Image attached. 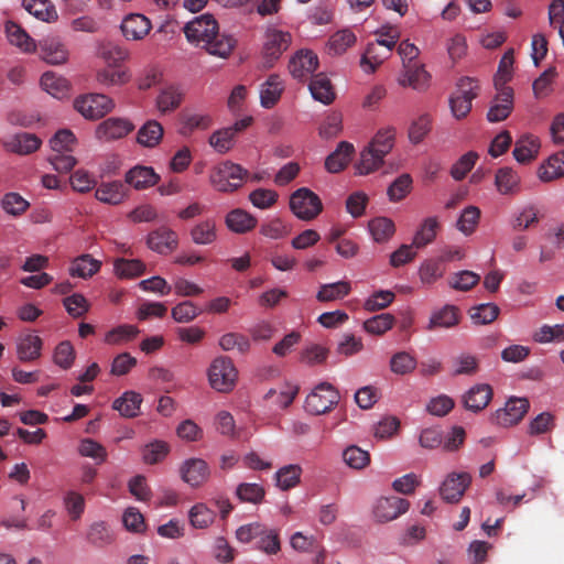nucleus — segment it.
<instances>
[{
    "instance_id": "nucleus-56",
    "label": "nucleus",
    "mask_w": 564,
    "mask_h": 564,
    "mask_svg": "<svg viewBox=\"0 0 564 564\" xmlns=\"http://www.w3.org/2000/svg\"><path fill=\"white\" fill-rule=\"evenodd\" d=\"M63 506L69 519L77 521L85 512V498L75 490H68L63 496Z\"/></svg>"
},
{
    "instance_id": "nucleus-49",
    "label": "nucleus",
    "mask_w": 564,
    "mask_h": 564,
    "mask_svg": "<svg viewBox=\"0 0 564 564\" xmlns=\"http://www.w3.org/2000/svg\"><path fill=\"white\" fill-rule=\"evenodd\" d=\"M163 137V127L155 120H149L138 131L139 144L153 148L159 144Z\"/></svg>"
},
{
    "instance_id": "nucleus-53",
    "label": "nucleus",
    "mask_w": 564,
    "mask_h": 564,
    "mask_svg": "<svg viewBox=\"0 0 564 564\" xmlns=\"http://www.w3.org/2000/svg\"><path fill=\"white\" fill-rule=\"evenodd\" d=\"M302 475L300 465L291 464L281 467L275 473V484L281 490H289L299 485Z\"/></svg>"
},
{
    "instance_id": "nucleus-10",
    "label": "nucleus",
    "mask_w": 564,
    "mask_h": 564,
    "mask_svg": "<svg viewBox=\"0 0 564 564\" xmlns=\"http://www.w3.org/2000/svg\"><path fill=\"white\" fill-rule=\"evenodd\" d=\"M530 403L525 398H510L503 408L496 410L490 417L492 424L510 427L518 424L529 411Z\"/></svg>"
},
{
    "instance_id": "nucleus-30",
    "label": "nucleus",
    "mask_w": 564,
    "mask_h": 564,
    "mask_svg": "<svg viewBox=\"0 0 564 564\" xmlns=\"http://www.w3.org/2000/svg\"><path fill=\"white\" fill-rule=\"evenodd\" d=\"M492 399V389L487 383H478L471 387L464 397L465 406L478 412L484 410Z\"/></svg>"
},
{
    "instance_id": "nucleus-46",
    "label": "nucleus",
    "mask_w": 564,
    "mask_h": 564,
    "mask_svg": "<svg viewBox=\"0 0 564 564\" xmlns=\"http://www.w3.org/2000/svg\"><path fill=\"white\" fill-rule=\"evenodd\" d=\"M351 291V285L348 281H338L321 285L316 299L319 302H332L341 300L347 296Z\"/></svg>"
},
{
    "instance_id": "nucleus-64",
    "label": "nucleus",
    "mask_w": 564,
    "mask_h": 564,
    "mask_svg": "<svg viewBox=\"0 0 564 564\" xmlns=\"http://www.w3.org/2000/svg\"><path fill=\"white\" fill-rule=\"evenodd\" d=\"M539 212L535 206L528 205L519 209L512 218L514 230H525L539 221Z\"/></svg>"
},
{
    "instance_id": "nucleus-29",
    "label": "nucleus",
    "mask_w": 564,
    "mask_h": 564,
    "mask_svg": "<svg viewBox=\"0 0 564 564\" xmlns=\"http://www.w3.org/2000/svg\"><path fill=\"white\" fill-rule=\"evenodd\" d=\"M495 185L501 195H517L521 191V177L511 167H501L496 172Z\"/></svg>"
},
{
    "instance_id": "nucleus-4",
    "label": "nucleus",
    "mask_w": 564,
    "mask_h": 564,
    "mask_svg": "<svg viewBox=\"0 0 564 564\" xmlns=\"http://www.w3.org/2000/svg\"><path fill=\"white\" fill-rule=\"evenodd\" d=\"M400 39L398 29L389 30V40H376L367 45L360 58V66L367 74H372L391 55L397 42Z\"/></svg>"
},
{
    "instance_id": "nucleus-48",
    "label": "nucleus",
    "mask_w": 564,
    "mask_h": 564,
    "mask_svg": "<svg viewBox=\"0 0 564 564\" xmlns=\"http://www.w3.org/2000/svg\"><path fill=\"white\" fill-rule=\"evenodd\" d=\"M416 358L408 351L393 354L389 361L391 372L401 377L412 373L416 369Z\"/></svg>"
},
{
    "instance_id": "nucleus-14",
    "label": "nucleus",
    "mask_w": 564,
    "mask_h": 564,
    "mask_svg": "<svg viewBox=\"0 0 564 564\" xmlns=\"http://www.w3.org/2000/svg\"><path fill=\"white\" fill-rule=\"evenodd\" d=\"M497 94L492 98L487 119L490 122L506 120L513 110V89L511 87L496 88Z\"/></svg>"
},
{
    "instance_id": "nucleus-26",
    "label": "nucleus",
    "mask_w": 564,
    "mask_h": 564,
    "mask_svg": "<svg viewBox=\"0 0 564 564\" xmlns=\"http://www.w3.org/2000/svg\"><path fill=\"white\" fill-rule=\"evenodd\" d=\"M160 177L150 166L137 165L130 169L124 176L127 184L135 189H144L154 186Z\"/></svg>"
},
{
    "instance_id": "nucleus-12",
    "label": "nucleus",
    "mask_w": 564,
    "mask_h": 564,
    "mask_svg": "<svg viewBox=\"0 0 564 564\" xmlns=\"http://www.w3.org/2000/svg\"><path fill=\"white\" fill-rule=\"evenodd\" d=\"M397 82L403 88H412L422 93L430 88L432 75L426 70L424 64L417 62L402 67Z\"/></svg>"
},
{
    "instance_id": "nucleus-2",
    "label": "nucleus",
    "mask_w": 564,
    "mask_h": 564,
    "mask_svg": "<svg viewBox=\"0 0 564 564\" xmlns=\"http://www.w3.org/2000/svg\"><path fill=\"white\" fill-rule=\"evenodd\" d=\"M236 536L242 543L256 540L257 547L267 554H276L281 549L278 531L260 522L241 525Z\"/></svg>"
},
{
    "instance_id": "nucleus-41",
    "label": "nucleus",
    "mask_w": 564,
    "mask_h": 564,
    "mask_svg": "<svg viewBox=\"0 0 564 564\" xmlns=\"http://www.w3.org/2000/svg\"><path fill=\"white\" fill-rule=\"evenodd\" d=\"M140 329L135 325H118L105 334L104 341L110 346H121L137 338Z\"/></svg>"
},
{
    "instance_id": "nucleus-24",
    "label": "nucleus",
    "mask_w": 564,
    "mask_h": 564,
    "mask_svg": "<svg viewBox=\"0 0 564 564\" xmlns=\"http://www.w3.org/2000/svg\"><path fill=\"white\" fill-rule=\"evenodd\" d=\"M355 147L347 141H341L336 149L326 158L325 169L329 173L341 172L350 162Z\"/></svg>"
},
{
    "instance_id": "nucleus-8",
    "label": "nucleus",
    "mask_w": 564,
    "mask_h": 564,
    "mask_svg": "<svg viewBox=\"0 0 564 564\" xmlns=\"http://www.w3.org/2000/svg\"><path fill=\"white\" fill-rule=\"evenodd\" d=\"M74 109L87 120H98L111 112L115 102L104 94H84L73 101Z\"/></svg>"
},
{
    "instance_id": "nucleus-34",
    "label": "nucleus",
    "mask_w": 564,
    "mask_h": 564,
    "mask_svg": "<svg viewBox=\"0 0 564 564\" xmlns=\"http://www.w3.org/2000/svg\"><path fill=\"white\" fill-rule=\"evenodd\" d=\"M284 85L280 76L272 74L260 87V104L270 109L280 100Z\"/></svg>"
},
{
    "instance_id": "nucleus-50",
    "label": "nucleus",
    "mask_w": 564,
    "mask_h": 564,
    "mask_svg": "<svg viewBox=\"0 0 564 564\" xmlns=\"http://www.w3.org/2000/svg\"><path fill=\"white\" fill-rule=\"evenodd\" d=\"M183 93L175 86L164 88L156 97V108L161 113H167L181 105Z\"/></svg>"
},
{
    "instance_id": "nucleus-36",
    "label": "nucleus",
    "mask_w": 564,
    "mask_h": 564,
    "mask_svg": "<svg viewBox=\"0 0 564 564\" xmlns=\"http://www.w3.org/2000/svg\"><path fill=\"white\" fill-rule=\"evenodd\" d=\"M368 231L375 242L386 243L394 236L395 225L392 219L379 216L369 220Z\"/></svg>"
},
{
    "instance_id": "nucleus-25",
    "label": "nucleus",
    "mask_w": 564,
    "mask_h": 564,
    "mask_svg": "<svg viewBox=\"0 0 564 564\" xmlns=\"http://www.w3.org/2000/svg\"><path fill=\"white\" fill-rule=\"evenodd\" d=\"M258 220L248 212L236 208L230 210L225 217L226 227L235 234H247L256 228Z\"/></svg>"
},
{
    "instance_id": "nucleus-11",
    "label": "nucleus",
    "mask_w": 564,
    "mask_h": 564,
    "mask_svg": "<svg viewBox=\"0 0 564 564\" xmlns=\"http://www.w3.org/2000/svg\"><path fill=\"white\" fill-rule=\"evenodd\" d=\"M178 474L181 479L191 488H199L208 481L210 468L205 459L191 457L181 463Z\"/></svg>"
},
{
    "instance_id": "nucleus-1",
    "label": "nucleus",
    "mask_w": 564,
    "mask_h": 564,
    "mask_svg": "<svg viewBox=\"0 0 564 564\" xmlns=\"http://www.w3.org/2000/svg\"><path fill=\"white\" fill-rule=\"evenodd\" d=\"M184 33L189 43L202 46L208 54L227 58L234 47L231 36L219 34L218 23L212 14H202L184 26Z\"/></svg>"
},
{
    "instance_id": "nucleus-54",
    "label": "nucleus",
    "mask_w": 564,
    "mask_h": 564,
    "mask_svg": "<svg viewBox=\"0 0 564 564\" xmlns=\"http://www.w3.org/2000/svg\"><path fill=\"white\" fill-rule=\"evenodd\" d=\"M188 518L195 529H206L214 523L216 513L207 505L198 502L191 508Z\"/></svg>"
},
{
    "instance_id": "nucleus-52",
    "label": "nucleus",
    "mask_w": 564,
    "mask_h": 564,
    "mask_svg": "<svg viewBox=\"0 0 564 564\" xmlns=\"http://www.w3.org/2000/svg\"><path fill=\"white\" fill-rule=\"evenodd\" d=\"M86 538L95 546L104 547L113 541V534L109 525L104 521H97L89 525Z\"/></svg>"
},
{
    "instance_id": "nucleus-23",
    "label": "nucleus",
    "mask_w": 564,
    "mask_h": 564,
    "mask_svg": "<svg viewBox=\"0 0 564 564\" xmlns=\"http://www.w3.org/2000/svg\"><path fill=\"white\" fill-rule=\"evenodd\" d=\"M42 140L33 133L21 132L9 138L4 145L8 151L28 155L40 149Z\"/></svg>"
},
{
    "instance_id": "nucleus-22",
    "label": "nucleus",
    "mask_w": 564,
    "mask_h": 564,
    "mask_svg": "<svg viewBox=\"0 0 564 564\" xmlns=\"http://www.w3.org/2000/svg\"><path fill=\"white\" fill-rule=\"evenodd\" d=\"M41 57L48 64L62 65L68 61L69 52L57 37H47L40 44Z\"/></svg>"
},
{
    "instance_id": "nucleus-31",
    "label": "nucleus",
    "mask_w": 564,
    "mask_h": 564,
    "mask_svg": "<svg viewBox=\"0 0 564 564\" xmlns=\"http://www.w3.org/2000/svg\"><path fill=\"white\" fill-rule=\"evenodd\" d=\"M40 84L43 90L56 99L68 97L70 91L69 82L54 72H45L41 77Z\"/></svg>"
},
{
    "instance_id": "nucleus-63",
    "label": "nucleus",
    "mask_w": 564,
    "mask_h": 564,
    "mask_svg": "<svg viewBox=\"0 0 564 564\" xmlns=\"http://www.w3.org/2000/svg\"><path fill=\"white\" fill-rule=\"evenodd\" d=\"M77 144V139L73 131L68 129L58 130L51 139L50 147L53 152H73Z\"/></svg>"
},
{
    "instance_id": "nucleus-19",
    "label": "nucleus",
    "mask_w": 564,
    "mask_h": 564,
    "mask_svg": "<svg viewBox=\"0 0 564 564\" xmlns=\"http://www.w3.org/2000/svg\"><path fill=\"white\" fill-rule=\"evenodd\" d=\"M148 246L160 254H169L178 246L177 234L169 227H161L148 236Z\"/></svg>"
},
{
    "instance_id": "nucleus-59",
    "label": "nucleus",
    "mask_w": 564,
    "mask_h": 564,
    "mask_svg": "<svg viewBox=\"0 0 564 564\" xmlns=\"http://www.w3.org/2000/svg\"><path fill=\"white\" fill-rule=\"evenodd\" d=\"M445 273V267L440 259L424 261L419 269L420 280L423 284H433Z\"/></svg>"
},
{
    "instance_id": "nucleus-42",
    "label": "nucleus",
    "mask_w": 564,
    "mask_h": 564,
    "mask_svg": "<svg viewBox=\"0 0 564 564\" xmlns=\"http://www.w3.org/2000/svg\"><path fill=\"white\" fill-rule=\"evenodd\" d=\"M142 397L135 391H126L113 401L112 408L124 417H134L140 412Z\"/></svg>"
},
{
    "instance_id": "nucleus-62",
    "label": "nucleus",
    "mask_w": 564,
    "mask_h": 564,
    "mask_svg": "<svg viewBox=\"0 0 564 564\" xmlns=\"http://www.w3.org/2000/svg\"><path fill=\"white\" fill-rule=\"evenodd\" d=\"M236 496L242 502L260 503L264 496V488L256 482H242L236 488Z\"/></svg>"
},
{
    "instance_id": "nucleus-18",
    "label": "nucleus",
    "mask_w": 564,
    "mask_h": 564,
    "mask_svg": "<svg viewBox=\"0 0 564 564\" xmlns=\"http://www.w3.org/2000/svg\"><path fill=\"white\" fill-rule=\"evenodd\" d=\"M123 36L129 41H140L151 31V21L143 14L130 13L121 22Z\"/></svg>"
},
{
    "instance_id": "nucleus-51",
    "label": "nucleus",
    "mask_w": 564,
    "mask_h": 564,
    "mask_svg": "<svg viewBox=\"0 0 564 564\" xmlns=\"http://www.w3.org/2000/svg\"><path fill=\"white\" fill-rule=\"evenodd\" d=\"M23 7L30 14L45 22L57 18V12L48 0H23Z\"/></svg>"
},
{
    "instance_id": "nucleus-13",
    "label": "nucleus",
    "mask_w": 564,
    "mask_h": 564,
    "mask_svg": "<svg viewBox=\"0 0 564 564\" xmlns=\"http://www.w3.org/2000/svg\"><path fill=\"white\" fill-rule=\"evenodd\" d=\"M408 500L400 497H381L373 507V516L378 522H389L409 510Z\"/></svg>"
},
{
    "instance_id": "nucleus-57",
    "label": "nucleus",
    "mask_w": 564,
    "mask_h": 564,
    "mask_svg": "<svg viewBox=\"0 0 564 564\" xmlns=\"http://www.w3.org/2000/svg\"><path fill=\"white\" fill-rule=\"evenodd\" d=\"M479 219L480 209L477 206L470 205L460 213L456 227L462 234L469 236L476 230Z\"/></svg>"
},
{
    "instance_id": "nucleus-28",
    "label": "nucleus",
    "mask_w": 564,
    "mask_h": 564,
    "mask_svg": "<svg viewBox=\"0 0 564 564\" xmlns=\"http://www.w3.org/2000/svg\"><path fill=\"white\" fill-rule=\"evenodd\" d=\"M357 42L356 34L350 29H341L333 33L326 43V53L330 56L345 54Z\"/></svg>"
},
{
    "instance_id": "nucleus-35",
    "label": "nucleus",
    "mask_w": 564,
    "mask_h": 564,
    "mask_svg": "<svg viewBox=\"0 0 564 564\" xmlns=\"http://www.w3.org/2000/svg\"><path fill=\"white\" fill-rule=\"evenodd\" d=\"M564 176V151L552 154L538 169V177L544 182H552Z\"/></svg>"
},
{
    "instance_id": "nucleus-9",
    "label": "nucleus",
    "mask_w": 564,
    "mask_h": 564,
    "mask_svg": "<svg viewBox=\"0 0 564 564\" xmlns=\"http://www.w3.org/2000/svg\"><path fill=\"white\" fill-rule=\"evenodd\" d=\"M292 213L302 220H312L323 210L321 198L306 187L299 188L290 197Z\"/></svg>"
},
{
    "instance_id": "nucleus-39",
    "label": "nucleus",
    "mask_w": 564,
    "mask_h": 564,
    "mask_svg": "<svg viewBox=\"0 0 564 564\" xmlns=\"http://www.w3.org/2000/svg\"><path fill=\"white\" fill-rule=\"evenodd\" d=\"M131 75L122 66H109L96 73V80L104 87L121 86L130 80Z\"/></svg>"
},
{
    "instance_id": "nucleus-58",
    "label": "nucleus",
    "mask_w": 564,
    "mask_h": 564,
    "mask_svg": "<svg viewBox=\"0 0 564 564\" xmlns=\"http://www.w3.org/2000/svg\"><path fill=\"white\" fill-rule=\"evenodd\" d=\"M513 51L506 52L499 62L498 70L494 78L495 88L508 87L507 84L511 80L513 75Z\"/></svg>"
},
{
    "instance_id": "nucleus-27",
    "label": "nucleus",
    "mask_w": 564,
    "mask_h": 564,
    "mask_svg": "<svg viewBox=\"0 0 564 564\" xmlns=\"http://www.w3.org/2000/svg\"><path fill=\"white\" fill-rule=\"evenodd\" d=\"M9 43L23 53H33L36 50L35 41L18 23L8 21L4 25Z\"/></svg>"
},
{
    "instance_id": "nucleus-5",
    "label": "nucleus",
    "mask_w": 564,
    "mask_h": 564,
    "mask_svg": "<svg viewBox=\"0 0 564 564\" xmlns=\"http://www.w3.org/2000/svg\"><path fill=\"white\" fill-rule=\"evenodd\" d=\"M247 174V170L239 164L225 161L212 170L209 181L218 192L229 193L242 185Z\"/></svg>"
},
{
    "instance_id": "nucleus-3",
    "label": "nucleus",
    "mask_w": 564,
    "mask_h": 564,
    "mask_svg": "<svg viewBox=\"0 0 564 564\" xmlns=\"http://www.w3.org/2000/svg\"><path fill=\"white\" fill-rule=\"evenodd\" d=\"M207 377L209 386L217 392H231L238 381V370L232 360L226 356H219L213 359L208 369Z\"/></svg>"
},
{
    "instance_id": "nucleus-60",
    "label": "nucleus",
    "mask_w": 564,
    "mask_h": 564,
    "mask_svg": "<svg viewBox=\"0 0 564 564\" xmlns=\"http://www.w3.org/2000/svg\"><path fill=\"white\" fill-rule=\"evenodd\" d=\"M170 453L166 442L155 440L143 447L142 458L145 464L153 465L162 462Z\"/></svg>"
},
{
    "instance_id": "nucleus-47",
    "label": "nucleus",
    "mask_w": 564,
    "mask_h": 564,
    "mask_svg": "<svg viewBox=\"0 0 564 564\" xmlns=\"http://www.w3.org/2000/svg\"><path fill=\"white\" fill-rule=\"evenodd\" d=\"M394 141L395 129L386 127L376 132L368 147L384 158L394 147Z\"/></svg>"
},
{
    "instance_id": "nucleus-45",
    "label": "nucleus",
    "mask_w": 564,
    "mask_h": 564,
    "mask_svg": "<svg viewBox=\"0 0 564 564\" xmlns=\"http://www.w3.org/2000/svg\"><path fill=\"white\" fill-rule=\"evenodd\" d=\"M115 274L119 279H135L145 271V264L139 259L119 258L113 262Z\"/></svg>"
},
{
    "instance_id": "nucleus-6",
    "label": "nucleus",
    "mask_w": 564,
    "mask_h": 564,
    "mask_svg": "<svg viewBox=\"0 0 564 564\" xmlns=\"http://www.w3.org/2000/svg\"><path fill=\"white\" fill-rule=\"evenodd\" d=\"M339 400V392L333 384L321 382L306 397L304 409L310 414L322 415L332 411Z\"/></svg>"
},
{
    "instance_id": "nucleus-40",
    "label": "nucleus",
    "mask_w": 564,
    "mask_h": 564,
    "mask_svg": "<svg viewBox=\"0 0 564 564\" xmlns=\"http://www.w3.org/2000/svg\"><path fill=\"white\" fill-rule=\"evenodd\" d=\"M438 227L440 224L436 217L425 218L413 236L412 245L415 249H421L432 243L436 238Z\"/></svg>"
},
{
    "instance_id": "nucleus-43",
    "label": "nucleus",
    "mask_w": 564,
    "mask_h": 564,
    "mask_svg": "<svg viewBox=\"0 0 564 564\" xmlns=\"http://www.w3.org/2000/svg\"><path fill=\"white\" fill-rule=\"evenodd\" d=\"M42 339L35 334H28L18 341V358L21 361H33L41 355Z\"/></svg>"
},
{
    "instance_id": "nucleus-55",
    "label": "nucleus",
    "mask_w": 564,
    "mask_h": 564,
    "mask_svg": "<svg viewBox=\"0 0 564 564\" xmlns=\"http://www.w3.org/2000/svg\"><path fill=\"white\" fill-rule=\"evenodd\" d=\"M395 323V318L390 313H382L366 319L362 328L370 335L381 336L390 330Z\"/></svg>"
},
{
    "instance_id": "nucleus-7",
    "label": "nucleus",
    "mask_w": 564,
    "mask_h": 564,
    "mask_svg": "<svg viewBox=\"0 0 564 564\" xmlns=\"http://www.w3.org/2000/svg\"><path fill=\"white\" fill-rule=\"evenodd\" d=\"M292 35L290 32L270 25L265 29L262 43V58L265 66L271 67L290 47Z\"/></svg>"
},
{
    "instance_id": "nucleus-38",
    "label": "nucleus",
    "mask_w": 564,
    "mask_h": 564,
    "mask_svg": "<svg viewBox=\"0 0 564 564\" xmlns=\"http://www.w3.org/2000/svg\"><path fill=\"white\" fill-rule=\"evenodd\" d=\"M100 267L99 260L94 259L90 254H82L70 262L68 273L73 278L88 279L96 274Z\"/></svg>"
},
{
    "instance_id": "nucleus-17",
    "label": "nucleus",
    "mask_w": 564,
    "mask_h": 564,
    "mask_svg": "<svg viewBox=\"0 0 564 564\" xmlns=\"http://www.w3.org/2000/svg\"><path fill=\"white\" fill-rule=\"evenodd\" d=\"M470 481L471 478L467 473H452L442 482L440 494L447 502H458Z\"/></svg>"
},
{
    "instance_id": "nucleus-15",
    "label": "nucleus",
    "mask_w": 564,
    "mask_h": 564,
    "mask_svg": "<svg viewBox=\"0 0 564 564\" xmlns=\"http://www.w3.org/2000/svg\"><path fill=\"white\" fill-rule=\"evenodd\" d=\"M133 124L124 118H108L100 122L95 130V137L101 142H109L128 135Z\"/></svg>"
},
{
    "instance_id": "nucleus-20",
    "label": "nucleus",
    "mask_w": 564,
    "mask_h": 564,
    "mask_svg": "<svg viewBox=\"0 0 564 564\" xmlns=\"http://www.w3.org/2000/svg\"><path fill=\"white\" fill-rule=\"evenodd\" d=\"M97 200L108 205H120L128 197V188L120 181L102 182L95 192Z\"/></svg>"
},
{
    "instance_id": "nucleus-37",
    "label": "nucleus",
    "mask_w": 564,
    "mask_h": 564,
    "mask_svg": "<svg viewBox=\"0 0 564 564\" xmlns=\"http://www.w3.org/2000/svg\"><path fill=\"white\" fill-rule=\"evenodd\" d=\"M308 88L312 97L324 105H329L335 99L336 95L334 87L325 74L315 75L312 78Z\"/></svg>"
},
{
    "instance_id": "nucleus-16",
    "label": "nucleus",
    "mask_w": 564,
    "mask_h": 564,
    "mask_svg": "<svg viewBox=\"0 0 564 564\" xmlns=\"http://www.w3.org/2000/svg\"><path fill=\"white\" fill-rule=\"evenodd\" d=\"M318 67V57L311 50L297 51L289 63L291 75L296 79H305L311 76Z\"/></svg>"
},
{
    "instance_id": "nucleus-44",
    "label": "nucleus",
    "mask_w": 564,
    "mask_h": 564,
    "mask_svg": "<svg viewBox=\"0 0 564 564\" xmlns=\"http://www.w3.org/2000/svg\"><path fill=\"white\" fill-rule=\"evenodd\" d=\"M383 156L373 151L368 145L360 152L359 160L355 164L356 173L359 175H368L383 164Z\"/></svg>"
},
{
    "instance_id": "nucleus-33",
    "label": "nucleus",
    "mask_w": 564,
    "mask_h": 564,
    "mask_svg": "<svg viewBox=\"0 0 564 564\" xmlns=\"http://www.w3.org/2000/svg\"><path fill=\"white\" fill-rule=\"evenodd\" d=\"M189 236L195 245H212L217 240V224L214 218L197 221L189 230Z\"/></svg>"
},
{
    "instance_id": "nucleus-61",
    "label": "nucleus",
    "mask_w": 564,
    "mask_h": 564,
    "mask_svg": "<svg viewBox=\"0 0 564 564\" xmlns=\"http://www.w3.org/2000/svg\"><path fill=\"white\" fill-rule=\"evenodd\" d=\"M343 131V116L340 112L328 113L319 126L321 138L329 140L338 137Z\"/></svg>"
},
{
    "instance_id": "nucleus-21",
    "label": "nucleus",
    "mask_w": 564,
    "mask_h": 564,
    "mask_svg": "<svg viewBox=\"0 0 564 564\" xmlns=\"http://www.w3.org/2000/svg\"><path fill=\"white\" fill-rule=\"evenodd\" d=\"M459 319L458 308L455 305L446 304L432 312L425 329L433 332L440 328H452L458 325Z\"/></svg>"
},
{
    "instance_id": "nucleus-32",
    "label": "nucleus",
    "mask_w": 564,
    "mask_h": 564,
    "mask_svg": "<svg viewBox=\"0 0 564 564\" xmlns=\"http://www.w3.org/2000/svg\"><path fill=\"white\" fill-rule=\"evenodd\" d=\"M540 140L532 134H525L517 140L513 156L519 163H529L534 160L540 151Z\"/></svg>"
}]
</instances>
